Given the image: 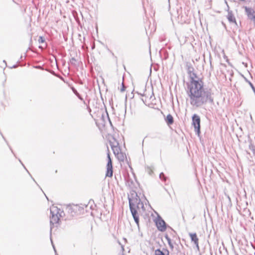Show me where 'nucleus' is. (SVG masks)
I'll return each mask as SVG.
<instances>
[{"label":"nucleus","mask_w":255,"mask_h":255,"mask_svg":"<svg viewBox=\"0 0 255 255\" xmlns=\"http://www.w3.org/2000/svg\"><path fill=\"white\" fill-rule=\"evenodd\" d=\"M194 86L188 87L187 91V101L191 106L195 109L202 108L208 103L213 104L214 98L210 90L204 88L203 85L195 83Z\"/></svg>","instance_id":"obj_1"},{"label":"nucleus","mask_w":255,"mask_h":255,"mask_svg":"<svg viewBox=\"0 0 255 255\" xmlns=\"http://www.w3.org/2000/svg\"><path fill=\"white\" fill-rule=\"evenodd\" d=\"M128 199L132 216L136 224L139 227V217L137 210L140 211V210L142 209V211H144L145 210L144 204L135 192L131 193L130 196L128 197Z\"/></svg>","instance_id":"obj_2"},{"label":"nucleus","mask_w":255,"mask_h":255,"mask_svg":"<svg viewBox=\"0 0 255 255\" xmlns=\"http://www.w3.org/2000/svg\"><path fill=\"white\" fill-rule=\"evenodd\" d=\"M50 231L52 230V225L58 223L60 217H62L64 213L60 209L58 208L56 206H52L50 208Z\"/></svg>","instance_id":"obj_3"},{"label":"nucleus","mask_w":255,"mask_h":255,"mask_svg":"<svg viewBox=\"0 0 255 255\" xmlns=\"http://www.w3.org/2000/svg\"><path fill=\"white\" fill-rule=\"evenodd\" d=\"M192 125L196 133L199 136L200 134V118L197 114H194L192 117Z\"/></svg>","instance_id":"obj_4"},{"label":"nucleus","mask_w":255,"mask_h":255,"mask_svg":"<svg viewBox=\"0 0 255 255\" xmlns=\"http://www.w3.org/2000/svg\"><path fill=\"white\" fill-rule=\"evenodd\" d=\"M189 76L190 77V83L188 85V87H192V85L194 86L195 84V83L197 82L200 85H203V82L202 80H201L197 75L196 73H194V71L192 72L191 73L188 74Z\"/></svg>","instance_id":"obj_5"},{"label":"nucleus","mask_w":255,"mask_h":255,"mask_svg":"<svg viewBox=\"0 0 255 255\" xmlns=\"http://www.w3.org/2000/svg\"><path fill=\"white\" fill-rule=\"evenodd\" d=\"M108 152L107 153V158H108V163L107 164V172L106 174V176L107 177H111L113 175V165H112V159L110 157V154L108 148Z\"/></svg>","instance_id":"obj_6"},{"label":"nucleus","mask_w":255,"mask_h":255,"mask_svg":"<svg viewBox=\"0 0 255 255\" xmlns=\"http://www.w3.org/2000/svg\"><path fill=\"white\" fill-rule=\"evenodd\" d=\"M155 223L159 231L164 232L166 230V224L165 221L160 217H158L157 218Z\"/></svg>","instance_id":"obj_7"},{"label":"nucleus","mask_w":255,"mask_h":255,"mask_svg":"<svg viewBox=\"0 0 255 255\" xmlns=\"http://www.w3.org/2000/svg\"><path fill=\"white\" fill-rule=\"evenodd\" d=\"M114 141H110V144L112 148L114 153L116 154H119L120 150V147L119 146V143L116 139L113 138Z\"/></svg>","instance_id":"obj_8"},{"label":"nucleus","mask_w":255,"mask_h":255,"mask_svg":"<svg viewBox=\"0 0 255 255\" xmlns=\"http://www.w3.org/2000/svg\"><path fill=\"white\" fill-rule=\"evenodd\" d=\"M246 12L249 19L255 22V11L254 9L245 7Z\"/></svg>","instance_id":"obj_9"},{"label":"nucleus","mask_w":255,"mask_h":255,"mask_svg":"<svg viewBox=\"0 0 255 255\" xmlns=\"http://www.w3.org/2000/svg\"><path fill=\"white\" fill-rule=\"evenodd\" d=\"M189 235L190 237L192 242H194V244L196 246V248L198 250H199V242H198L199 239L197 237V234L195 233H189Z\"/></svg>","instance_id":"obj_10"},{"label":"nucleus","mask_w":255,"mask_h":255,"mask_svg":"<svg viewBox=\"0 0 255 255\" xmlns=\"http://www.w3.org/2000/svg\"><path fill=\"white\" fill-rule=\"evenodd\" d=\"M80 207L77 205H74L73 206H69L67 208L68 212L74 216L78 211H79Z\"/></svg>","instance_id":"obj_11"},{"label":"nucleus","mask_w":255,"mask_h":255,"mask_svg":"<svg viewBox=\"0 0 255 255\" xmlns=\"http://www.w3.org/2000/svg\"><path fill=\"white\" fill-rule=\"evenodd\" d=\"M227 18L230 22H234L237 24L235 17H234L232 11H228Z\"/></svg>","instance_id":"obj_12"},{"label":"nucleus","mask_w":255,"mask_h":255,"mask_svg":"<svg viewBox=\"0 0 255 255\" xmlns=\"http://www.w3.org/2000/svg\"><path fill=\"white\" fill-rule=\"evenodd\" d=\"M186 68L188 74L194 71V68L190 62H187L186 64Z\"/></svg>","instance_id":"obj_13"},{"label":"nucleus","mask_w":255,"mask_h":255,"mask_svg":"<svg viewBox=\"0 0 255 255\" xmlns=\"http://www.w3.org/2000/svg\"><path fill=\"white\" fill-rule=\"evenodd\" d=\"M166 122L168 125L173 124L174 122L173 118L171 115L168 114L165 119Z\"/></svg>","instance_id":"obj_14"},{"label":"nucleus","mask_w":255,"mask_h":255,"mask_svg":"<svg viewBox=\"0 0 255 255\" xmlns=\"http://www.w3.org/2000/svg\"><path fill=\"white\" fill-rule=\"evenodd\" d=\"M165 238L167 240L170 248L171 249V250H173V249L174 248V246H173V243L171 242L170 238L168 237V236L167 235L165 236Z\"/></svg>","instance_id":"obj_15"},{"label":"nucleus","mask_w":255,"mask_h":255,"mask_svg":"<svg viewBox=\"0 0 255 255\" xmlns=\"http://www.w3.org/2000/svg\"><path fill=\"white\" fill-rule=\"evenodd\" d=\"M155 255H165V254L160 249H157L155 251Z\"/></svg>","instance_id":"obj_16"},{"label":"nucleus","mask_w":255,"mask_h":255,"mask_svg":"<svg viewBox=\"0 0 255 255\" xmlns=\"http://www.w3.org/2000/svg\"><path fill=\"white\" fill-rule=\"evenodd\" d=\"M73 92L75 93V94L78 97L79 99H80L81 101H83V98L80 96L79 93L76 90L73 89Z\"/></svg>","instance_id":"obj_17"},{"label":"nucleus","mask_w":255,"mask_h":255,"mask_svg":"<svg viewBox=\"0 0 255 255\" xmlns=\"http://www.w3.org/2000/svg\"><path fill=\"white\" fill-rule=\"evenodd\" d=\"M152 138H158L159 139H161V135L160 133H157L155 135H153L151 136Z\"/></svg>","instance_id":"obj_18"},{"label":"nucleus","mask_w":255,"mask_h":255,"mask_svg":"<svg viewBox=\"0 0 255 255\" xmlns=\"http://www.w3.org/2000/svg\"><path fill=\"white\" fill-rule=\"evenodd\" d=\"M118 155V158L119 160H121L122 161H124V156L122 154V153H120V151L119 152V154H117Z\"/></svg>","instance_id":"obj_19"},{"label":"nucleus","mask_w":255,"mask_h":255,"mask_svg":"<svg viewBox=\"0 0 255 255\" xmlns=\"http://www.w3.org/2000/svg\"><path fill=\"white\" fill-rule=\"evenodd\" d=\"M76 61V60L75 58L74 57H72V58L70 59V63L72 64V65H75L76 64H75V62Z\"/></svg>","instance_id":"obj_20"},{"label":"nucleus","mask_w":255,"mask_h":255,"mask_svg":"<svg viewBox=\"0 0 255 255\" xmlns=\"http://www.w3.org/2000/svg\"><path fill=\"white\" fill-rule=\"evenodd\" d=\"M159 178L162 179V180H166V178H165V176L164 174V173L163 172H161L160 175H159Z\"/></svg>","instance_id":"obj_21"},{"label":"nucleus","mask_w":255,"mask_h":255,"mask_svg":"<svg viewBox=\"0 0 255 255\" xmlns=\"http://www.w3.org/2000/svg\"><path fill=\"white\" fill-rule=\"evenodd\" d=\"M39 43H43L44 42V39L42 36H40L38 39Z\"/></svg>","instance_id":"obj_22"},{"label":"nucleus","mask_w":255,"mask_h":255,"mask_svg":"<svg viewBox=\"0 0 255 255\" xmlns=\"http://www.w3.org/2000/svg\"><path fill=\"white\" fill-rule=\"evenodd\" d=\"M125 90V86L124 85V83H122V88L121 89V92H124Z\"/></svg>","instance_id":"obj_23"},{"label":"nucleus","mask_w":255,"mask_h":255,"mask_svg":"<svg viewBox=\"0 0 255 255\" xmlns=\"http://www.w3.org/2000/svg\"><path fill=\"white\" fill-rule=\"evenodd\" d=\"M139 94L142 95V96H144L145 94L143 93V94H141V93H138Z\"/></svg>","instance_id":"obj_24"},{"label":"nucleus","mask_w":255,"mask_h":255,"mask_svg":"<svg viewBox=\"0 0 255 255\" xmlns=\"http://www.w3.org/2000/svg\"><path fill=\"white\" fill-rule=\"evenodd\" d=\"M166 251L167 252L168 254H169V251L167 250H166Z\"/></svg>","instance_id":"obj_25"},{"label":"nucleus","mask_w":255,"mask_h":255,"mask_svg":"<svg viewBox=\"0 0 255 255\" xmlns=\"http://www.w3.org/2000/svg\"><path fill=\"white\" fill-rule=\"evenodd\" d=\"M3 63H4L5 64H6V62L5 60H3Z\"/></svg>","instance_id":"obj_26"},{"label":"nucleus","mask_w":255,"mask_h":255,"mask_svg":"<svg viewBox=\"0 0 255 255\" xmlns=\"http://www.w3.org/2000/svg\"><path fill=\"white\" fill-rule=\"evenodd\" d=\"M53 248H54V250L55 251V248H54V246L53 245Z\"/></svg>","instance_id":"obj_27"},{"label":"nucleus","mask_w":255,"mask_h":255,"mask_svg":"<svg viewBox=\"0 0 255 255\" xmlns=\"http://www.w3.org/2000/svg\"><path fill=\"white\" fill-rule=\"evenodd\" d=\"M222 24L225 26V24H224V22H222Z\"/></svg>","instance_id":"obj_28"},{"label":"nucleus","mask_w":255,"mask_h":255,"mask_svg":"<svg viewBox=\"0 0 255 255\" xmlns=\"http://www.w3.org/2000/svg\"><path fill=\"white\" fill-rule=\"evenodd\" d=\"M235 255H239L237 253H235Z\"/></svg>","instance_id":"obj_29"},{"label":"nucleus","mask_w":255,"mask_h":255,"mask_svg":"<svg viewBox=\"0 0 255 255\" xmlns=\"http://www.w3.org/2000/svg\"><path fill=\"white\" fill-rule=\"evenodd\" d=\"M13 67H14V68H15V67H16V65H15V66H13Z\"/></svg>","instance_id":"obj_30"}]
</instances>
